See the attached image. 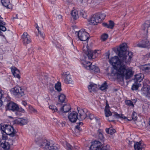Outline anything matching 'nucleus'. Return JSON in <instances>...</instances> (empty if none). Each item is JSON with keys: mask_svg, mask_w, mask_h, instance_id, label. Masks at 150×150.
Here are the masks:
<instances>
[{"mask_svg": "<svg viewBox=\"0 0 150 150\" xmlns=\"http://www.w3.org/2000/svg\"><path fill=\"white\" fill-rule=\"evenodd\" d=\"M59 100L60 102L62 103H65L67 101L66 96L63 94H61L59 96Z\"/></svg>", "mask_w": 150, "mask_h": 150, "instance_id": "nucleus-30", "label": "nucleus"}, {"mask_svg": "<svg viewBox=\"0 0 150 150\" xmlns=\"http://www.w3.org/2000/svg\"><path fill=\"white\" fill-rule=\"evenodd\" d=\"M16 110L18 111L19 112H25L24 110L21 108H19L18 106V108Z\"/></svg>", "mask_w": 150, "mask_h": 150, "instance_id": "nucleus-51", "label": "nucleus"}, {"mask_svg": "<svg viewBox=\"0 0 150 150\" xmlns=\"http://www.w3.org/2000/svg\"><path fill=\"white\" fill-rule=\"evenodd\" d=\"M143 77V75L141 74L136 75L134 79L135 82L137 83L140 82L142 80Z\"/></svg>", "mask_w": 150, "mask_h": 150, "instance_id": "nucleus-24", "label": "nucleus"}, {"mask_svg": "<svg viewBox=\"0 0 150 150\" xmlns=\"http://www.w3.org/2000/svg\"><path fill=\"white\" fill-rule=\"evenodd\" d=\"M125 104L130 107H134V104L130 100H126L125 101Z\"/></svg>", "mask_w": 150, "mask_h": 150, "instance_id": "nucleus-40", "label": "nucleus"}, {"mask_svg": "<svg viewBox=\"0 0 150 150\" xmlns=\"http://www.w3.org/2000/svg\"><path fill=\"white\" fill-rule=\"evenodd\" d=\"M127 44L126 43H124L120 45L119 49L118 50V54L119 57H122L123 54H125L127 52H129L127 51Z\"/></svg>", "mask_w": 150, "mask_h": 150, "instance_id": "nucleus-16", "label": "nucleus"}, {"mask_svg": "<svg viewBox=\"0 0 150 150\" xmlns=\"http://www.w3.org/2000/svg\"><path fill=\"white\" fill-rule=\"evenodd\" d=\"M109 106L108 104L106 103V106L105 107V112L106 117H108L109 116L111 115L112 113L109 110Z\"/></svg>", "mask_w": 150, "mask_h": 150, "instance_id": "nucleus-28", "label": "nucleus"}, {"mask_svg": "<svg viewBox=\"0 0 150 150\" xmlns=\"http://www.w3.org/2000/svg\"><path fill=\"white\" fill-rule=\"evenodd\" d=\"M8 109L13 111H16L18 108V105L14 103L11 102L8 105Z\"/></svg>", "mask_w": 150, "mask_h": 150, "instance_id": "nucleus-20", "label": "nucleus"}, {"mask_svg": "<svg viewBox=\"0 0 150 150\" xmlns=\"http://www.w3.org/2000/svg\"><path fill=\"white\" fill-rule=\"evenodd\" d=\"M16 111L15 112V114L17 116H20L21 115V114L20 113V112H19L18 110H16Z\"/></svg>", "mask_w": 150, "mask_h": 150, "instance_id": "nucleus-55", "label": "nucleus"}, {"mask_svg": "<svg viewBox=\"0 0 150 150\" xmlns=\"http://www.w3.org/2000/svg\"><path fill=\"white\" fill-rule=\"evenodd\" d=\"M149 41L147 40H146L144 43L143 42L142 43H139L137 45V46L140 47H144L145 48L147 47L148 45Z\"/></svg>", "mask_w": 150, "mask_h": 150, "instance_id": "nucleus-31", "label": "nucleus"}, {"mask_svg": "<svg viewBox=\"0 0 150 150\" xmlns=\"http://www.w3.org/2000/svg\"><path fill=\"white\" fill-rule=\"evenodd\" d=\"M1 2L4 6L10 9L12 8V6L9 0H1Z\"/></svg>", "mask_w": 150, "mask_h": 150, "instance_id": "nucleus-22", "label": "nucleus"}, {"mask_svg": "<svg viewBox=\"0 0 150 150\" xmlns=\"http://www.w3.org/2000/svg\"><path fill=\"white\" fill-rule=\"evenodd\" d=\"M79 118L80 120H82L86 118L89 112L86 109H80L78 110Z\"/></svg>", "mask_w": 150, "mask_h": 150, "instance_id": "nucleus-13", "label": "nucleus"}, {"mask_svg": "<svg viewBox=\"0 0 150 150\" xmlns=\"http://www.w3.org/2000/svg\"><path fill=\"white\" fill-rule=\"evenodd\" d=\"M78 113L74 111L69 112L68 115V119L71 122L74 123L78 119Z\"/></svg>", "mask_w": 150, "mask_h": 150, "instance_id": "nucleus-11", "label": "nucleus"}, {"mask_svg": "<svg viewBox=\"0 0 150 150\" xmlns=\"http://www.w3.org/2000/svg\"><path fill=\"white\" fill-rule=\"evenodd\" d=\"M71 15L72 18L74 20H76L79 18L78 11L77 10L74 9L71 12Z\"/></svg>", "mask_w": 150, "mask_h": 150, "instance_id": "nucleus-27", "label": "nucleus"}, {"mask_svg": "<svg viewBox=\"0 0 150 150\" xmlns=\"http://www.w3.org/2000/svg\"><path fill=\"white\" fill-rule=\"evenodd\" d=\"M110 63L114 66L116 70L117 76L118 78L123 79L125 77L126 79H129L132 75V70L128 68L123 62L121 61L118 57L115 56L109 60Z\"/></svg>", "mask_w": 150, "mask_h": 150, "instance_id": "nucleus-1", "label": "nucleus"}, {"mask_svg": "<svg viewBox=\"0 0 150 150\" xmlns=\"http://www.w3.org/2000/svg\"><path fill=\"white\" fill-rule=\"evenodd\" d=\"M18 123L21 125H23L27 123L28 122V119L25 118H18L17 120Z\"/></svg>", "mask_w": 150, "mask_h": 150, "instance_id": "nucleus-23", "label": "nucleus"}, {"mask_svg": "<svg viewBox=\"0 0 150 150\" xmlns=\"http://www.w3.org/2000/svg\"><path fill=\"white\" fill-rule=\"evenodd\" d=\"M67 145L68 147V150H72L71 149V145L69 144H67Z\"/></svg>", "mask_w": 150, "mask_h": 150, "instance_id": "nucleus-56", "label": "nucleus"}, {"mask_svg": "<svg viewBox=\"0 0 150 150\" xmlns=\"http://www.w3.org/2000/svg\"><path fill=\"white\" fill-rule=\"evenodd\" d=\"M49 90L51 92H52L54 90L53 85L51 84L49 86Z\"/></svg>", "mask_w": 150, "mask_h": 150, "instance_id": "nucleus-50", "label": "nucleus"}, {"mask_svg": "<svg viewBox=\"0 0 150 150\" xmlns=\"http://www.w3.org/2000/svg\"><path fill=\"white\" fill-rule=\"evenodd\" d=\"M88 115H89V117L91 120L93 119L94 118L93 115L92 114L89 113Z\"/></svg>", "mask_w": 150, "mask_h": 150, "instance_id": "nucleus-53", "label": "nucleus"}, {"mask_svg": "<svg viewBox=\"0 0 150 150\" xmlns=\"http://www.w3.org/2000/svg\"><path fill=\"white\" fill-rule=\"evenodd\" d=\"M49 108L52 110V111L57 112L59 113V108H58V107L57 108L56 106H54L53 105H50L49 107Z\"/></svg>", "mask_w": 150, "mask_h": 150, "instance_id": "nucleus-36", "label": "nucleus"}, {"mask_svg": "<svg viewBox=\"0 0 150 150\" xmlns=\"http://www.w3.org/2000/svg\"><path fill=\"white\" fill-rule=\"evenodd\" d=\"M11 69L12 72L13 74V75L14 76L19 79L20 77V76L19 75L20 72L19 70L15 67L11 68Z\"/></svg>", "mask_w": 150, "mask_h": 150, "instance_id": "nucleus-21", "label": "nucleus"}, {"mask_svg": "<svg viewBox=\"0 0 150 150\" xmlns=\"http://www.w3.org/2000/svg\"><path fill=\"white\" fill-rule=\"evenodd\" d=\"M108 37V35L107 34L104 33L101 35V39L103 41H105L107 39Z\"/></svg>", "mask_w": 150, "mask_h": 150, "instance_id": "nucleus-41", "label": "nucleus"}, {"mask_svg": "<svg viewBox=\"0 0 150 150\" xmlns=\"http://www.w3.org/2000/svg\"><path fill=\"white\" fill-rule=\"evenodd\" d=\"M35 141L37 144L45 150H58L57 145L46 139H42L40 137L36 138Z\"/></svg>", "mask_w": 150, "mask_h": 150, "instance_id": "nucleus-2", "label": "nucleus"}, {"mask_svg": "<svg viewBox=\"0 0 150 150\" xmlns=\"http://www.w3.org/2000/svg\"><path fill=\"white\" fill-rule=\"evenodd\" d=\"M143 30L145 31L146 34L148 33V28L150 27V24L149 22L147 23H146L143 24Z\"/></svg>", "mask_w": 150, "mask_h": 150, "instance_id": "nucleus-32", "label": "nucleus"}, {"mask_svg": "<svg viewBox=\"0 0 150 150\" xmlns=\"http://www.w3.org/2000/svg\"><path fill=\"white\" fill-rule=\"evenodd\" d=\"M108 88V85H107V83L106 81H105L101 85L100 88L101 90L103 91L105 90Z\"/></svg>", "mask_w": 150, "mask_h": 150, "instance_id": "nucleus-38", "label": "nucleus"}, {"mask_svg": "<svg viewBox=\"0 0 150 150\" xmlns=\"http://www.w3.org/2000/svg\"><path fill=\"white\" fill-rule=\"evenodd\" d=\"M84 53L87 56L89 59L94 58H96L98 55V54L101 53L100 50H95L93 52L91 50H89L88 46H84L83 49Z\"/></svg>", "mask_w": 150, "mask_h": 150, "instance_id": "nucleus-4", "label": "nucleus"}, {"mask_svg": "<svg viewBox=\"0 0 150 150\" xmlns=\"http://www.w3.org/2000/svg\"><path fill=\"white\" fill-rule=\"evenodd\" d=\"M100 19L99 16L97 14H95L91 16L89 21V24L91 25H95L100 23Z\"/></svg>", "mask_w": 150, "mask_h": 150, "instance_id": "nucleus-12", "label": "nucleus"}, {"mask_svg": "<svg viewBox=\"0 0 150 150\" xmlns=\"http://www.w3.org/2000/svg\"><path fill=\"white\" fill-rule=\"evenodd\" d=\"M81 15H82L83 17H84V18H86V12H84L83 13L82 11H81Z\"/></svg>", "mask_w": 150, "mask_h": 150, "instance_id": "nucleus-54", "label": "nucleus"}, {"mask_svg": "<svg viewBox=\"0 0 150 150\" xmlns=\"http://www.w3.org/2000/svg\"><path fill=\"white\" fill-rule=\"evenodd\" d=\"M97 15H98L99 16V18L100 19V22L102 20L104 19L105 16L106 15L104 13L101 14V13H97Z\"/></svg>", "mask_w": 150, "mask_h": 150, "instance_id": "nucleus-43", "label": "nucleus"}, {"mask_svg": "<svg viewBox=\"0 0 150 150\" xmlns=\"http://www.w3.org/2000/svg\"><path fill=\"white\" fill-rule=\"evenodd\" d=\"M113 115L115 117L117 118H119L121 117V116H122V115L119 114H117V113H115Z\"/></svg>", "mask_w": 150, "mask_h": 150, "instance_id": "nucleus-49", "label": "nucleus"}, {"mask_svg": "<svg viewBox=\"0 0 150 150\" xmlns=\"http://www.w3.org/2000/svg\"><path fill=\"white\" fill-rule=\"evenodd\" d=\"M135 83L132 86V90H137L138 88L141 86V84L139 83H138L136 82H135Z\"/></svg>", "mask_w": 150, "mask_h": 150, "instance_id": "nucleus-34", "label": "nucleus"}, {"mask_svg": "<svg viewBox=\"0 0 150 150\" xmlns=\"http://www.w3.org/2000/svg\"><path fill=\"white\" fill-rule=\"evenodd\" d=\"M62 78L64 83L66 84H73L74 83L69 71L63 72L62 74Z\"/></svg>", "mask_w": 150, "mask_h": 150, "instance_id": "nucleus-7", "label": "nucleus"}, {"mask_svg": "<svg viewBox=\"0 0 150 150\" xmlns=\"http://www.w3.org/2000/svg\"><path fill=\"white\" fill-rule=\"evenodd\" d=\"M58 17L59 18H62V16L61 15H59L58 16Z\"/></svg>", "mask_w": 150, "mask_h": 150, "instance_id": "nucleus-63", "label": "nucleus"}, {"mask_svg": "<svg viewBox=\"0 0 150 150\" xmlns=\"http://www.w3.org/2000/svg\"><path fill=\"white\" fill-rule=\"evenodd\" d=\"M55 89L58 91H61V83L60 82H58L55 85Z\"/></svg>", "mask_w": 150, "mask_h": 150, "instance_id": "nucleus-37", "label": "nucleus"}, {"mask_svg": "<svg viewBox=\"0 0 150 150\" xmlns=\"http://www.w3.org/2000/svg\"><path fill=\"white\" fill-rule=\"evenodd\" d=\"M90 69L95 72H98L100 71L99 68L95 65L92 64Z\"/></svg>", "mask_w": 150, "mask_h": 150, "instance_id": "nucleus-33", "label": "nucleus"}, {"mask_svg": "<svg viewBox=\"0 0 150 150\" xmlns=\"http://www.w3.org/2000/svg\"><path fill=\"white\" fill-rule=\"evenodd\" d=\"M122 56V57H119L121 59V61L123 62L124 63V62L126 63H129L131 61L132 54L131 52H127L125 54H123Z\"/></svg>", "mask_w": 150, "mask_h": 150, "instance_id": "nucleus-9", "label": "nucleus"}, {"mask_svg": "<svg viewBox=\"0 0 150 150\" xmlns=\"http://www.w3.org/2000/svg\"><path fill=\"white\" fill-rule=\"evenodd\" d=\"M132 103L133 104L135 103L137 101V100L136 99H133L132 100Z\"/></svg>", "mask_w": 150, "mask_h": 150, "instance_id": "nucleus-60", "label": "nucleus"}, {"mask_svg": "<svg viewBox=\"0 0 150 150\" xmlns=\"http://www.w3.org/2000/svg\"><path fill=\"white\" fill-rule=\"evenodd\" d=\"M2 101L0 100V107L2 106Z\"/></svg>", "mask_w": 150, "mask_h": 150, "instance_id": "nucleus-62", "label": "nucleus"}, {"mask_svg": "<svg viewBox=\"0 0 150 150\" xmlns=\"http://www.w3.org/2000/svg\"><path fill=\"white\" fill-rule=\"evenodd\" d=\"M22 104L24 106H25L27 105V103L25 101H23L22 102Z\"/></svg>", "mask_w": 150, "mask_h": 150, "instance_id": "nucleus-58", "label": "nucleus"}, {"mask_svg": "<svg viewBox=\"0 0 150 150\" xmlns=\"http://www.w3.org/2000/svg\"><path fill=\"white\" fill-rule=\"evenodd\" d=\"M149 81L148 80H146L143 82V87L141 89L142 93L147 97L150 98V85L148 86Z\"/></svg>", "mask_w": 150, "mask_h": 150, "instance_id": "nucleus-5", "label": "nucleus"}, {"mask_svg": "<svg viewBox=\"0 0 150 150\" xmlns=\"http://www.w3.org/2000/svg\"><path fill=\"white\" fill-rule=\"evenodd\" d=\"M11 90L13 94L16 96L21 97L24 95V89L19 86L14 87Z\"/></svg>", "mask_w": 150, "mask_h": 150, "instance_id": "nucleus-6", "label": "nucleus"}, {"mask_svg": "<svg viewBox=\"0 0 150 150\" xmlns=\"http://www.w3.org/2000/svg\"><path fill=\"white\" fill-rule=\"evenodd\" d=\"M21 40L23 44L25 45L31 42L30 36L26 32H25L22 35Z\"/></svg>", "mask_w": 150, "mask_h": 150, "instance_id": "nucleus-14", "label": "nucleus"}, {"mask_svg": "<svg viewBox=\"0 0 150 150\" xmlns=\"http://www.w3.org/2000/svg\"><path fill=\"white\" fill-rule=\"evenodd\" d=\"M108 146H104L101 148L100 150H108Z\"/></svg>", "mask_w": 150, "mask_h": 150, "instance_id": "nucleus-52", "label": "nucleus"}, {"mask_svg": "<svg viewBox=\"0 0 150 150\" xmlns=\"http://www.w3.org/2000/svg\"><path fill=\"white\" fill-rule=\"evenodd\" d=\"M145 145L141 141L135 143L134 145L135 150H142L145 147Z\"/></svg>", "mask_w": 150, "mask_h": 150, "instance_id": "nucleus-18", "label": "nucleus"}, {"mask_svg": "<svg viewBox=\"0 0 150 150\" xmlns=\"http://www.w3.org/2000/svg\"><path fill=\"white\" fill-rule=\"evenodd\" d=\"M83 124L82 122H81L79 123V124H78L77 125L75 126V128L76 130L81 131L82 129L80 128V126H82Z\"/></svg>", "mask_w": 150, "mask_h": 150, "instance_id": "nucleus-42", "label": "nucleus"}, {"mask_svg": "<svg viewBox=\"0 0 150 150\" xmlns=\"http://www.w3.org/2000/svg\"><path fill=\"white\" fill-rule=\"evenodd\" d=\"M1 99L5 101L10 100V98L6 91L0 90V99Z\"/></svg>", "mask_w": 150, "mask_h": 150, "instance_id": "nucleus-17", "label": "nucleus"}, {"mask_svg": "<svg viewBox=\"0 0 150 150\" xmlns=\"http://www.w3.org/2000/svg\"><path fill=\"white\" fill-rule=\"evenodd\" d=\"M8 139H6L4 142H0L1 146L5 150H7L9 149L10 144H9Z\"/></svg>", "mask_w": 150, "mask_h": 150, "instance_id": "nucleus-19", "label": "nucleus"}, {"mask_svg": "<svg viewBox=\"0 0 150 150\" xmlns=\"http://www.w3.org/2000/svg\"><path fill=\"white\" fill-rule=\"evenodd\" d=\"M149 125L150 126V119L149 120Z\"/></svg>", "mask_w": 150, "mask_h": 150, "instance_id": "nucleus-64", "label": "nucleus"}, {"mask_svg": "<svg viewBox=\"0 0 150 150\" xmlns=\"http://www.w3.org/2000/svg\"><path fill=\"white\" fill-rule=\"evenodd\" d=\"M101 143L98 141H95L92 143L89 150H100Z\"/></svg>", "mask_w": 150, "mask_h": 150, "instance_id": "nucleus-15", "label": "nucleus"}, {"mask_svg": "<svg viewBox=\"0 0 150 150\" xmlns=\"http://www.w3.org/2000/svg\"><path fill=\"white\" fill-rule=\"evenodd\" d=\"M103 24L104 26L106 27H107L108 28V24L106 23H103Z\"/></svg>", "mask_w": 150, "mask_h": 150, "instance_id": "nucleus-59", "label": "nucleus"}, {"mask_svg": "<svg viewBox=\"0 0 150 150\" xmlns=\"http://www.w3.org/2000/svg\"><path fill=\"white\" fill-rule=\"evenodd\" d=\"M82 64L84 67L87 69H89L91 68V66L92 64L90 62L83 61L82 62Z\"/></svg>", "mask_w": 150, "mask_h": 150, "instance_id": "nucleus-25", "label": "nucleus"}, {"mask_svg": "<svg viewBox=\"0 0 150 150\" xmlns=\"http://www.w3.org/2000/svg\"><path fill=\"white\" fill-rule=\"evenodd\" d=\"M105 131L107 133L110 134H113L115 132V129L112 128H109L106 129Z\"/></svg>", "mask_w": 150, "mask_h": 150, "instance_id": "nucleus-35", "label": "nucleus"}, {"mask_svg": "<svg viewBox=\"0 0 150 150\" xmlns=\"http://www.w3.org/2000/svg\"><path fill=\"white\" fill-rule=\"evenodd\" d=\"M6 28L5 26L0 25V30L5 31L6 30Z\"/></svg>", "mask_w": 150, "mask_h": 150, "instance_id": "nucleus-48", "label": "nucleus"}, {"mask_svg": "<svg viewBox=\"0 0 150 150\" xmlns=\"http://www.w3.org/2000/svg\"><path fill=\"white\" fill-rule=\"evenodd\" d=\"M88 89L90 92L96 91L97 89V85L93 83H91L88 86Z\"/></svg>", "mask_w": 150, "mask_h": 150, "instance_id": "nucleus-26", "label": "nucleus"}, {"mask_svg": "<svg viewBox=\"0 0 150 150\" xmlns=\"http://www.w3.org/2000/svg\"><path fill=\"white\" fill-rule=\"evenodd\" d=\"M36 28L38 30V33L40 34V36L42 38H43L44 37V35L42 33H41V32L39 30V27L38 25Z\"/></svg>", "mask_w": 150, "mask_h": 150, "instance_id": "nucleus-46", "label": "nucleus"}, {"mask_svg": "<svg viewBox=\"0 0 150 150\" xmlns=\"http://www.w3.org/2000/svg\"><path fill=\"white\" fill-rule=\"evenodd\" d=\"M108 28L110 29H112L114 25L113 22L111 21H109V24H108Z\"/></svg>", "mask_w": 150, "mask_h": 150, "instance_id": "nucleus-44", "label": "nucleus"}, {"mask_svg": "<svg viewBox=\"0 0 150 150\" xmlns=\"http://www.w3.org/2000/svg\"><path fill=\"white\" fill-rule=\"evenodd\" d=\"M0 130L6 134L13 137L16 133L13 127L11 125H4L2 126L0 124Z\"/></svg>", "mask_w": 150, "mask_h": 150, "instance_id": "nucleus-3", "label": "nucleus"}, {"mask_svg": "<svg viewBox=\"0 0 150 150\" xmlns=\"http://www.w3.org/2000/svg\"><path fill=\"white\" fill-rule=\"evenodd\" d=\"M30 108V110L34 112H37V110L32 107H31Z\"/></svg>", "mask_w": 150, "mask_h": 150, "instance_id": "nucleus-57", "label": "nucleus"}, {"mask_svg": "<svg viewBox=\"0 0 150 150\" xmlns=\"http://www.w3.org/2000/svg\"><path fill=\"white\" fill-rule=\"evenodd\" d=\"M132 117L133 120H136L137 118V115L136 113L134 112L132 113Z\"/></svg>", "mask_w": 150, "mask_h": 150, "instance_id": "nucleus-45", "label": "nucleus"}, {"mask_svg": "<svg viewBox=\"0 0 150 150\" xmlns=\"http://www.w3.org/2000/svg\"><path fill=\"white\" fill-rule=\"evenodd\" d=\"M2 140H1V142H4L5 141H6V139H8L7 138V136L6 135H3L2 137Z\"/></svg>", "mask_w": 150, "mask_h": 150, "instance_id": "nucleus-47", "label": "nucleus"}, {"mask_svg": "<svg viewBox=\"0 0 150 150\" xmlns=\"http://www.w3.org/2000/svg\"><path fill=\"white\" fill-rule=\"evenodd\" d=\"M98 137L99 139H103V136L102 133L103 132L102 130L100 129H99L98 131Z\"/></svg>", "mask_w": 150, "mask_h": 150, "instance_id": "nucleus-39", "label": "nucleus"}, {"mask_svg": "<svg viewBox=\"0 0 150 150\" xmlns=\"http://www.w3.org/2000/svg\"><path fill=\"white\" fill-rule=\"evenodd\" d=\"M141 69L146 72H150V64L144 65L141 67Z\"/></svg>", "mask_w": 150, "mask_h": 150, "instance_id": "nucleus-29", "label": "nucleus"}, {"mask_svg": "<svg viewBox=\"0 0 150 150\" xmlns=\"http://www.w3.org/2000/svg\"><path fill=\"white\" fill-rule=\"evenodd\" d=\"M0 24H1L3 25H5L6 23L5 22H2L0 21Z\"/></svg>", "mask_w": 150, "mask_h": 150, "instance_id": "nucleus-61", "label": "nucleus"}, {"mask_svg": "<svg viewBox=\"0 0 150 150\" xmlns=\"http://www.w3.org/2000/svg\"><path fill=\"white\" fill-rule=\"evenodd\" d=\"M57 106L59 109V113L61 115H63L64 113L67 112L71 110L70 106L69 104L62 105L60 103H58Z\"/></svg>", "mask_w": 150, "mask_h": 150, "instance_id": "nucleus-8", "label": "nucleus"}, {"mask_svg": "<svg viewBox=\"0 0 150 150\" xmlns=\"http://www.w3.org/2000/svg\"><path fill=\"white\" fill-rule=\"evenodd\" d=\"M78 35V38L81 41H86L89 38V34L84 29H81L79 31Z\"/></svg>", "mask_w": 150, "mask_h": 150, "instance_id": "nucleus-10", "label": "nucleus"}]
</instances>
